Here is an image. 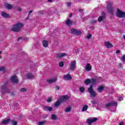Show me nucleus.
Segmentation results:
<instances>
[{"mask_svg": "<svg viewBox=\"0 0 125 125\" xmlns=\"http://www.w3.org/2000/svg\"><path fill=\"white\" fill-rule=\"evenodd\" d=\"M118 105V104L116 102H112L109 103L105 104V107L106 108H109V107H112L113 106H117Z\"/></svg>", "mask_w": 125, "mask_h": 125, "instance_id": "obj_6", "label": "nucleus"}, {"mask_svg": "<svg viewBox=\"0 0 125 125\" xmlns=\"http://www.w3.org/2000/svg\"><path fill=\"white\" fill-rule=\"evenodd\" d=\"M96 22H97V21H95V20H93L91 21L92 24H95V23H96Z\"/></svg>", "mask_w": 125, "mask_h": 125, "instance_id": "obj_44", "label": "nucleus"}, {"mask_svg": "<svg viewBox=\"0 0 125 125\" xmlns=\"http://www.w3.org/2000/svg\"><path fill=\"white\" fill-rule=\"evenodd\" d=\"M79 89L81 93H83V92H84V90H85V89L83 87H81Z\"/></svg>", "mask_w": 125, "mask_h": 125, "instance_id": "obj_29", "label": "nucleus"}, {"mask_svg": "<svg viewBox=\"0 0 125 125\" xmlns=\"http://www.w3.org/2000/svg\"><path fill=\"white\" fill-rule=\"evenodd\" d=\"M67 6H70L71 5V3H67Z\"/></svg>", "mask_w": 125, "mask_h": 125, "instance_id": "obj_53", "label": "nucleus"}, {"mask_svg": "<svg viewBox=\"0 0 125 125\" xmlns=\"http://www.w3.org/2000/svg\"><path fill=\"white\" fill-rule=\"evenodd\" d=\"M42 45L43 47H47L48 46V42L46 40L43 41Z\"/></svg>", "mask_w": 125, "mask_h": 125, "instance_id": "obj_17", "label": "nucleus"}, {"mask_svg": "<svg viewBox=\"0 0 125 125\" xmlns=\"http://www.w3.org/2000/svg\"><path fill=\"white\" fill-rule=\"evenodd\" d=\"M88 108V105H84L83 107V108H82V112H84V111H86Z\"/></svg>", "mask_w": 125, "mask_h": 125, "instance_id": "obj_25", "label": "nucleus"}, {"mask_svg": "<svg viewBox=\"0 0 125 125\" xmlns=\"http://www.w3.org/2000/svg\"><path fill=\"white\" fill-rule=\"evenodd\" d=\"M77 29H71V34H73L74 35H76L77 34Z\"/></svg>", "mask_w": 125, "mask_h": 125, "instance_id": "obj_30", "label": "nucleus"}, {"mask_svg": "<svg viewBox=\"0 0 125 125\" xmlns=\"http://www.w3.org/2000/svg\"><path fill=\"white\" fill-rule=\"evenodd\" d=\"M116 16L119 18H125V13L120 10L119 9H117V11L116 13Z\"/></svg>", "mask_w": 125, "mask_h": 125, "instance_id": "obj_3", "label": "nucleus"}, {"mask_svg": "<svg viewBox=\"0 0 125 125\" xmlns=\"http://www.w3.org/2000/svg\"><path fill=\"white\" fill-rule=\"evenodd\" d=\"M107 9L111 14V16H113V12H114V7H112L111 6H109L107 8Z\"/></svg>", "mask_w": 125, "mask_h": 125, "instance_id": "obj_10", "label": "nucleus"}, {"mask_svg": "<svg viewBox=\"0 0 125 125\" xmlns=\"http://www.w3.org/2000/svg\"><path fill=\"white\" fill-rule=\"evenodd\" d=\"M88 91L89 92L91 97H95L97 95V94H96V92L93 90V85H91L90 87L88 88Z\"/></svg>", "mask_w": 125, "mask_h": 125, "instance_id": "obj_2", "label": "nucleus"}, {"mask_svg": "<svg viewBox=\"0 0 125 125\" xmlns=\"http://www.w3.org/2000/svg\"><path fill=\"white\" fill-rule=\"evenodd\" d=\"M91 37H92L91 34H89L88 36H87L86 38H87L88 40H89V39H90V38H91Z\"/></svg>", "mask_w": 125, "mask_h": 125, "instance_id": "obj_42", "label": "nucleus"}, {"mask_svg": "<svg viewBox=\"0 0 125 125\" xmlns=\"http://www.w3.org/2000/svg\"><path fill=\"white\" fill-rule=\"evenodd\" d=\"M56 89L57 90H59V89H60V86H56Z\"/></svg>", "mask_w": 125, "mask_h": 125, "instance_id": "obj_43", "label": "nucleus"}, {"mask_svg": "<svg viewBox=\"0 0 125 125\" xmlns=\"http://www.w3.org/2000/svg\"><path fill=\"white\" fill-rule=\"evenodd\" d=\"M82 31L79 30H77V31H76V34L77 36H81V35H82Z\"/></svg>", "mask_w": 125, "mask_h": 125, "instance_id": "obj_35", "label": "nucleus"}, {"mask_svg": "<svg viewBox=\"0 0 125 125\" xmlns=\"http://www.w3.org/2000/svg\"><path fill=\"white\" fill-rule=\"evenodd\" d=\"M47 102H48V103H49L50 102H51V101H52V99L51 98H48L47 100H46Z\"/></svg>", "mask_w": 125, "mask_h": 125, "instance_id": "obj_38", "label": "nucleus"}, {"mask_svg": "<svg viewBox=\"0 0 125 125\" xmlns=\"http://www.w3.org/2000/svg\"><path fill=\"white\" fill-rule=\"evenodd\" d=\"M61 103V102L59 101L58 102H57L55 104V107H58V106H59V105H60V104Z\"/></svg>", "mask_w": 125, "mask_h": 125, "instance_id": "obj_34", "label": "nucleus"}, {"mask_svg": "<svg viewBox=\"0 0 125 125\" xmlns=\"http://www.w3.org/2000/svg\"><path fill=\"white\" fill-rule=\"evenodd\" d=\"M10 122H11V120L10 119H7L3 120L1 124L2 125H8V124H10Z\"/></svg>", "mask_w": 125, "mask_h": 125, "instance_id": "obj_13", "label": "nucleus"}, {"mask_svg": "<svg viewBox=\"0 0 125 125\" xmlns=\"http://www.w3.org/2000/svg\"><path fill=\"white\" fill-rule=\"evenodd\" d=\"M6 84H7V81L6 82V83L4 84V85H2L1 86V89H2V90H4V91H5V92H6V90L7 89L6 88Z\"/></svg>", "mask_w": 125, "mask_h": 125, "instance_id": "obj_20", "label": "nucleus"}, {"mask_svg": "<svg viewBox=\"0 0 125 125\" xmlns=\"http://www.w3.org/2000/svg\"><path fill=\"white\" fill-rule=\"evenodd\" d=\"M18 11L21 12L22 11V9L20 7H18Z\"/></svg>", "mask_w": 125, "mask_h": 125, "instance_id": "obj_45", "label": "nucleus"}, {"mask_svg": "<svg viewBox=\"0 0 125 125\" xmlns=\"http://www.w3.org/2000/svg\"><path fill=\"white\" fill-rule=\"evenodd\" d=\"M11 81L12 83H18V79H17V77L15 75H13L12 76L11 78Z\"/></svg>", "mask_w": 125, "mask_h": 125, "instance_id": "obj_8", "label": "nucleus"}, {"mask_svg": "<svg viewBox=\"0 0 125 125\" xmlns=\"http://www.w3.org/2000/svg\"><path fill=\"white\" fill-rule=\"evenodd\" d=\"M29 15H28L27 18H29Z\"/></svg>", "mask_w": 125, "mask_h": 125, "instance_id": "obj_60", "label": "nucleus"}, {"mask_svg": "<svg viewBox=\"0 0 125 125\" xmlns=\"http://www.w3.org/2000/svg\"><path fill=\"white\" fill-rule=\"evenodd\" d=\"M119 125H125V123H124L123 122H121L119 123Z\"/></svg>", "mask_w": 125, "mask_h": 125, "instance_id": "obj_48", "label": "nucleus"}, {"mask_svg": "<svg viewBox=\"0 0 125 125\" xmlns=\"http://www.w3.org/2000/svg\"><path fill=\"white\" fill-rule=\"evenodd\" d=\"M2 52V51H0V54Z\"/></svg>", "mask_w": 125, "mask_h": 125, "instance_id": "obj_59", "label": "nucleus"}, {"mask_svg": "<svg viewBox=\"0 0 125 125\" xmlns=\"http://www.w3.org/2000/svg\"><path fill=\"white\" fill-rule=\"evenodd\" d=\"M10 123L12 125H17L18 122L17 121H14L13 120H11Z\"/></svg>", "mask_w": 125, "mask_h": 125, "instance_id": "obj_28", "label": "nucleus"}, {"mask_svg": "<svg viewBox=\"0 0 125 125\" xmlns=\"http://www.w3.org/2000/svg\"><path fill=\"white\" fill-rule=\"evenodd\" d=\"M121 51H120V50H118L116 51V53L118 54V53H120Z\"/></svg>", "mask_w": 125, "mask_h": 125, "instance_id": "obj_51", "label": "nucleus"}, {"mask_svg": "<svg viewBox=\"0 0 125 125\" xmlns=\"http://www.w3.org/2000/svg\"><path fill=\"white\" fill-rule=\"evenodd\" d=\"M1 15H2V16L4 17V18H8V17H9V15L5 13V12H2L1 13Z\"/></svg>", "mask_w": 125, "mask_h": 125, "instance_id": "obj_15", "label": "nucleus"}, {"mask_svg": "<svg viewBox=\"0 0 125 125\" xmlns=\"http://www.w3.org/2000/svg\"><path fill=\"white\" fill-rule=\"evenodd\" d=\"M84 83L85 84H90L91 83V80L89 79H87L85 81H84Z\"/></svg>", "mask_w": 125, "mask_h": 125, "instance_id": "obj_27", "label": "nucleus"}, {"mask_svg": "<svg viewBox=\"0 0 125 125\" xmlns=\"http://www.w3.org/2000/svg\"><path fill=\"white\" fill-rule=\"evenodd\" d=\"M63 80H64L65 81L72 80V76H71V75H70V74L65 75L63 76Z\"/></svg>", "mask_w": 125, "mask_h": 125, "instance_id": "obj_12", "label": "nucleus"}, {"mask_svg": "<svg viewBox=\"0 0 125 125\" xmlns=\"http://www.w3.org/2000/svg\"><path fill=\"white\" fill-rule=\"evenodd\" d=\"M75 68H76V61L72 62L69 66V69L71 71H73Z\"/></svg>", "mask_w": 125, "mask_h": 125, "instance_id": "obj_7", "label": "nucleus"}, {"mask_svg": "<svg viewBox=\"0 0 125 125\" xmlns=\"http://www.w3.org/2000/svg\"><path fill=\"white\" fill-rule=\"evenodd\" d=\"M32 12H33V10H31L29 11V13L28 14V15H30V14H31V13H32Z\"/></svg>", "mask_w": 125, "mask_h": 125, "instance_id": "obj_52", "label": "nucleus"}, {"mask_svg": "<svg viewBox=\"0 0 125 125\" xmlns=\"http://www.w3.org/2000/svg\"><path fill=\"white\" fill-rule=\"evenodd\" d=\"M5 6H6V8H7V9H12V5H11L8 3H5Z\"/></svg>", "mask_w": 125, "mask_h": 125, "instance_id": "obj_19", "label": "nucleus"}, {"mask_svg": "<svg viewBox=\"0 0 125 125\" xmlns=\"http://www.w3.org/2000/svg\"><path fill=\"white\" fill-rule=\"evenodd\" d=\"M51 119H52V120L55 121V120H56V119H57V117H56V115H55V114H52L51 116Z\"/></svg>", "mask_w": 125, "mask_h": 125, "instance_id": "obj_33", "label": "nucleus"}, {"mask_svg": "<svg viewBox=\"0 0 125 125\" xmlns=\"http://www.w3.org/2000/svg\"><path fill=\"white\" fill-rule=\"evenodd\" d=\"M49 2H52V0H47Z\"/></svg>", "mask_w": 125, "mask_h": 125, "instance_id": "obj_54", "label": "nucleus"}, {"mask_svg": "<svg viewBox=\"0 0 125 125\" xmlns=\"http://www.w3.org/2000/svg\"><path fill=\"white\" fill-rule=\"evenodd\" d=\"M57 81V78H54L53 79L47 80V82L48 83H56Z\"/></svg>", "mask_w": 125, "mask_h": 125, "instance_id": "obj_14", "label": "nucleus"}, {"mask_svg": "<svg viewBox=\"0 0 125 125\" xmlns=\"http://www.w3.org/2000/svg\"><path fill=\"white\" fill-rule=\"evenodd\" d=\"M29 38L28 37H25L24 38V41H28Z\"/></svg>", "mask_w": 125, "mask_h": 125, "instance_id": "obj_47", "label": "nucleus"}, {"mask_svg": "<svg viewBox=\"0 0 125 125\" xmlns=\"http://www.w3.org/2000/svg\"><path fill=\"white\" fill-rule=\"evenodd\" d=\"M45 124V121L39 122L38 125H43Z\"/></svg>", "mask_w": 125, "mask_h": 125, "instance_id": "obj_37", "label": "nucleus"}, {"mask_svg": "<svg viewBox=\"0 0 125 125\" xmlns=\"http://www.w3.org/2000/svg\"><path fill=\"white\" fill-rule=\"evenodd\" d=\"M1 58H2L1 56H0V59H1Z\"/></svg>", "mask_w": 125, "mask_h": 125, "instance_id": "obj_58", "label": "nucleus"}, {"mask_svg": "<svg viewBox=\"0 0 125 125\" xmlns=\"http://www.w3.org/2000/svg\"><path fill=\"white\" fill-rule=\"evenodd\" d=\"M21 92H25V91H27V89L25 88H21Z\"/></svg>", "mask_w": 125, "mask_h": 125, "instance_id": "obj_39", "label": "nucleus"}, {"mask_svg": "<svg viewBox=\"0 0 125 125\" xmlns=\"http://www.w3.org/2000/svg\"><path fill=\"white\" fill-rule=\"evenodd\" d=\"M90 81H91V83H92L93 84H95V83H96V79H90Z\"/></svg>", "mask_w": 125, "mask_h": 125, "instance_id": "obj_31", "label": "nucleus"}, {"mask_svg": "<svg viewBox=\"0 0 125 125\" xmlns=\"http://www.w3.org/2000/svg\"><path fill=\"white\" fill-rule=\"evenodd\" d=\"M78 11H79V12H82V11H83V9H79Z\"/></svg>", "mask_w": 125, "mask_h": 125, "instance_id": "obj_50", "label": "nucleus"}, {"mask_svg": "<svg viewBox=\"0 0 125 125\" xmlns=\"http://www.w3.org/2000/svg\"><path fill=\"white\" fill-rule=\"evenodd\" d=\"M104 45L105 47H107V48H111V47H113V44L111 43V42L108 41V42H104Z\"/></svg>", "mask_w": 125, "mask_h": 125, "instance_id": "obj_9", "label": "nucleus"}, {"mask_svg": "<svg viewBox=\"0 0 125 125\" xmlns=\"http://www.w3.org/2000/svg\"><path fill=\"white\" fill-rule=\"evenodd\" d=\"M71 110H72V107L68 106L65 108V113H69V112H71Z\"/></svg>", "mask_w": 125, "mask_h": 125, "instance_id": "obj_26", "label": "nucleus"}, {"mask_svg": "<svg viewBox=\"0 0 125 125\" xmlns=\"http://www.w3.org/2000/svg\"><path fill=\"white\" fill-rule=\"evenodd\" d=\"M19 41H20V38H18V42H19Z\"/></svg>", "mask_w": 125, "mask_h": 125, "instance_id": "obj_56", "label": "nucleus"}, {"mask_svg": "<svg viewBox=\"0 0 125 125\" xmlns=\"http://www.w3.org/2000/svg\"><path fill=\"white\" fill-rule=\"evenodd\" d=\"M123 97H119V101H122V100H123Z\"/></svg>", "mask_w": 125, "mask_h": 125, "instance_id": "obj_49", "label": "nucleus"}, {"mask_svg": "<svg viewBox=\"0 0 125 125\" xmlns=\"http://www.w3.org/2000/svg\"><path fill=\"white\" fill-rule=\"evenodd\" d=\"M69 17H72V14H71L70 15Z\"/></svg>", "mask_w": 125, "mask_h": 125, "instance_id": "obj_57", "label": "nucleus"}, {"mask_svg": "<svg viewBox=\"0 0 125 125\" xmlns=\"http://www.w3.org/2000/svg\"><path fill=\"white\" fill-rule=\"evenodd\" d=\"M53 109L51 106H45L44 107V111H49V112H51Z\"/></svg>", "mask_w": 125, "mask_h": 125, "instance_id": "obj_16", "label": "nucleus"}, {"mask_svg": "<svg viewBox=\"0 0 125 125\" xmlns=\"http://www.w3.org/2000/svg\"><path fill=\"white\" fill-rule=\"evenodd\" d=\"M66 24L67 26H71V25H72V24H73V21L71 20H70V19H68L66 21Z\"/></svg>", "mask_w": 125, "mask_h": 125, "instance_id": "obj_21", "label": "nucleus"}, {"mask_svg": "<svg viewBox=\"0 0 125 125\" xmlns=\"http://www.w3.org/2000/svg\"><path fill=\"white\" fill-rule=\"evenodd\" d=\"M85 69L87 71H90V70H91V67L90 66V64L87 63L86 65Z\"/></svg>", "mask_w": 125, "mask_h": 125, "instance_id": "obj_24", "label": "nucleus"}, {"mask_svg": "<svg viewBox=\"0 0 125 125\" xmlns=\"http://www.w3.org/2000/svg\"><path fill=\"white\" fill-rule=\"evenodd\" d=\"M67 56V54L66 53H58L55 54V57L58 59H61L62 57Z\"/></svg>", "mask_w": 125, "mask_h": 125, "instance_id": "obj_4", "label": "nucleus"}, {"mask_svg": "<svg viewBox=\"0 0 125 125\" xmlns=\"http://www.w3.org/2000/svg\"><path fill=\"white\" fill-rule=\"evenodd\" d=\"M98 120V119L97 118L94 117L93 119L90 118V119H87L86 122L87 124H88V125H91V124L97 122Z\"/></svg>", "mask_w": 125, "mask_h": 125, "instance_id": "obj_5", "label": "nucleus"}, {"mask_svg": "<svg viewBox=\"0 0 125 125\" xmlns=\"http://www.w3.org/2000/svg\"><path fill=\"white\" fill-rule=\"evenodd\" d=\"M27 79H32L35 78V76L31 73H28L27 75Z\"/></svg>", "mask_w": 125, "mask_h": 125, "instance_id": "obj_22", "label": "nucleus"}, {"mask_svg": "<svg viewBox=\"0 0 125 125\" xmlns=\"http://www.w3.org/2000/svg\"><path fill=\"white\" fill-rule=\"evenodd\" d=\"M5 70V67L4 66H1L0 67V72H3V71Z\"/></svg>", "mask_w": 125, "mask_h": 125, "instance_id": "obj_36", "label": "nucleus"}, {"mask_svg": "<svg viewBox=\"0 0 125 125\" xmlns=\"http://www.w3.org/2000/svg\"><path fill=\"white\" fill-rule=\"evenodd\" d=\"M123 38H124V39H125V35H123Z\"/></svg>", "mask_w": 125, "mask_h": 125, "instance_id": "obj_55", "label": "nucleus"}, {"mask_svg": "<svg viewBox=\"0 0 125 125\" xmlns=\"http://www.w3.org/2000/svg\"><path fill=\"white\" fill-rule=\"evenodd\" d=\"M23 27V24L21 23H18L13 25V27L11 29V31L12 32H15L16 33L20 32L21 28Z\"/></svg>", "mask_w": 125, "mask_h": 125, "instance_id": "obj_1", "label": "nucleus"}, {"mask_svg": "<svg viewBox=\"0 0 125 125\" xmlns=\"http://www.w3.org/2000/svg\"><path fill=\"white\" fill-rule=\"evenodd\" d=\"M104 89V87H103V86H100L98 88L97 91L98 92H102Z\"/></svg>", "mask_w": 125, "mask_h": 125, "instance_id": "obj_23", "label": "nucleus"}, {"mask_svg": "<svg viewBox=\"0 0 125 125\" xmlns=\"http://www.w3.org/2000/svg\"><path fill=\"white\" fill-rule=\"evenodd\" d=\"M69 99V97L67 95L63 96L62 99H61V101L64 102L66 101V100H68Z\"/></svg>", "mask_w": 125, "mask_h": 125, "instance_id": "obj_18", "label": "nucleus"}, {"mask_svg": "<svg viewBox=\"0 0 125 125\" xmlns=\"http://www.w3.org/2000/svg\"><path fill=\"white\" fill-rule=\"evenodd\" d=\"M42 117L43 119H46V118H47V115H42Z\"/></svg>", "mask_w": 125, "mask_h": 125, "instance_id": "obj_46", "label": "nucleus"}, {"mask_svg": "<svg viewBox=\"0 0 125 125\" xmlns=\"http://www.w3.org/2000/svg\"><path fill=\"white\" fill-rule=\"evenodd\" d=\"M104 19H105V13H103L102 16H100L98 18V21H99V22H102V21L104 20Z\"/></svg>", "mask_w": 125, "mask_h": 125, "instance_id": "obj_11", "label": "nucleus"}, {"mask_svg": "<svg viewBox=\"0 0 125 125\" xmlns=\"http://www.w3.org/2000/svg\"><path fill=\"white\" fill-rule=\"evenodd\" d=\"M91 103L92 104V105H96V104H97V101L94 100H92L91 101Z\"/></svg>", "mask_w": 125, "mask_h": 125, "instance_id": "obj_32", "label": "nucleus"}, {"mask_svg": "<svg viewBox=\"0 0 125 125\" xmlns=\"http://www.w3.org/2000/svg\"><path fill=\"white\" fill-rule=\"evenodd\" d=\"M59 66H60V67H63V66H64V63H63V62H60Z\"/></svg>", "mask_w": 125, "mask_h": 125, "instance_id": "obj_40", "label": "nucleus"}, {"mask_svg": "<svg viewBox=\"0 0 125 125\" xmlns=\"http://www.w3.org/2000/svg\"><path fill=\"white\" fill-rule=\"evenodd\" d=\"M118 67V68H123V64H122L121 63H119Z\"/></svg>", "mask_w": 125, "mask_h": 125, "instance_id": "obj_41", "label": "nucleus"}]
</instances>
